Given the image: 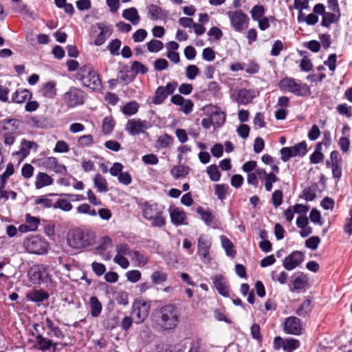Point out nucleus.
Listing matches in <instances>:
<instances>
[{
	"label": "nucleus",
	"mask_w": 352,
	"mask_h": 352,
	"mask_svg": "<svg viewBox=\"0 0 352 352\" xmlns=\"http://www.w3.org/2000/svg\"><path fill=\"white\" fill-rule=\"evenodd\" d=\"M308 284V278L302 272L293 280V288L291 291H301L305 289Z\"/></svg>",
	"instance_id": "nucleus-32"
},
{
	"label": "nucleus",
	"mask_w": 352,
	"mask_h": 352,
	"mask_svg": "<svg viewBox=\"0 0 352 352\" xmlns=\"http://www.w3.org/2000/svg\"><path fill=\"white\" fill-rule=\"evenodd\" d=\"M122 17L129 21L133 25H138L140 22V17L135 8L132 7L125 9L122 12Z\"/></svg>",
	"instance_id": "nucleus-27"
},
{
	"label": "nucleus",
	"mask_w": 352,
	"mask_h": 352,
	"mask_svg": "<svg viewBox=\"0 0 352 352\" xmlns=\"http://www.w3.org/2000/svg\"><path fill=\"white\" fill-rule=\"evenodd\" d=\"M95 241L94 232L86 227L74 228L68 233L67 243L73 249L80 250L90 247Z\"/></svg>",
	"instance_id": "nucleus-2"
},
{
	"label": "nucleus",
	"mask_w": 352,
	"mask_h": 352,
	"mask_svg": "<svg viewBox=\"0 0 352 352\" xmlns=\"http://www.w3.org/2000/svg\"><path fill=\"white\" fill-rule=\"evenodd\" d=\"M148 12L150 19L153 20H164L167 18L168 14V11L155 4L148 6Z\"/></svg>",
	"instance_id": "nucleus-21"
},
{
	"label": "nucleus",
	"mask_w": 352,
	"mask_h": 352,
	"mask_svg": "<svg viewBox=\"0 0 352 352\" xmlns=\"http://www.w3.org/2000/svg\"><path fill=\"white\" fill-rule=\"evenodd\" d=\"M90 314L92 317L99 316L102 312V306L98 298L95 296H91L89 298Z\"/></svg>",
	"instance_id": "nucleus-31"
},
{
	"label": "nucleus",
	"mask_w": 352,
	"mask_h": 352,
	"mask_svg": "<svg viewBox=\"0 0 352 352\" xmlns=\"http://www.w3.org/2000/svg\"><path fill=\"white\" fill-rule=\"evenodd\" d=\"M339 16L337 17L335 14L326 12L322 19L321 25L325 28H329L331 24L338 21Z\"/></svg>",
	"instance_id": "nucleus-44"
},
{
	"label": "nucleus",
	"mask_w": 352,
	"mask_h": 352,
	"mask_svg": "<svg viewBox=\"0 0 352 352\" xmlns=\"http://www.w3.org/2000/svg\"><path fill=\"white\" fill-rule=\"evenodd\" d=\"M115 121L110 117H105L102 121V132L104 135H109L113 130Z\"/></svg>",
	"instance_id": "nucleus-48"
},
{
	"label": "nucleus",
	"mask_w": 352,
	"mask_h": 352,
	"mask_svg": "<svg viewBox=\"0 0 352 352\" xmlns=\"http://www.w3.org/2000/svg\"><path fill=\"white\" fill-rule=\"evenodd\" d=\"M139 107V104L136 101H130L122 107V112L125 116H131L138 113Z\"/></svg>",
	"instance_id": "nucleus-36"
},
{
	"label": "nucleus",
	"mask_w": 352,
	"mask_h": 352,
	"mask_svg": "<svg viewBox=\"0 0 352 352\" xmlns=\"http://www.w3.org/2000/svg\"><path fill=\"white\" fill-rule=\"evenodd\" d=\"M53 178L45 173L39 172L36 176L35 187L36 189L53 184Z\"/></svg>",
	"instance_id": "nucleus-26"
},
{
	"label": "nucleus",
	"mask_w": 352,
	"mask_h": 352,
	"mask_svg": "<svg viewBox=\"0 0 352 352\" xmlns=\"http://www.w3.org/2000/svg\"><path fill=\"white\" fill-rule=\"evenodd\" d=\"M20 121L16 118L5 119L0 122V136L3 138L6 145L11 146L15 142L14 135L17 133Z\"/></svg>",
	"instance_id": "nucleus-6"
},
{
	"label": "nucleus",
	"mask_w": 352,
	"mask_h": 352,
	"mask_svg": "<svg viewBox=\"0 0 352 352\" xmlns=\"http://www.w3.org/2000/svg\"><path fill=\"white\" fill-rule=\"evenodd\" d=\"M205 111L208 116H210L212 120L213 126L215 128H221L226 122V113L221 110L217 105L208 104L205 107Z\"/></svg>",
	"instance_id": "nucleus-14"
},
{
	"label": "nucleus",
	"mask_w": 352,
	"mask_h": 352,
	"mask_svg": "<svg viewBox=\"0 0 352 352\" xmlns=\"http://www.w3.org/2000/svg\"><path fill=\"white\" fill-rule=\"evenodd\" d=\"M229 186L227 184L214 185V193L219 200H224L226 198L227 190Z\"/></svg>",
	"instance_id": "nucleus-50"
},
{
	"label": "nucleus",
	"mask_w": 352,
	"mask_h": 352,
	"mask_svg": "<svg viewBox=\"0 0 352 352\" xmlns=\"http://www.w3.org/2000/svg\"><path fill=\"white\" fill-rule=\"evenodd\" d=\"M146 47L149 52L157 53L163 49L164 44L160 40L152 39L146 43Z\"/></svg>",
	"instance_id": "nucleus-46"
},
{
	"label": "nucleus",
	"mask_w": 352,
	"mask_h": 352,
	"mask_svg": "<svg viewBox=\"0 0 352 352\" xmlns=\"http://www.w3.org/2000/svg\"><path fill=\"white\" fill-rule=\"evenodd\" d=\"M283 193L280 190H276L272 195V200L275 208L280 206L283 203Z\"/></svg>",
	"instance_id": "nucleus-60"
},
{
	"label": "nucleus",
	"mask_w": 352,
	"mask_h": 352,
	"mask_svg": "<svg viewBox=\"0 0 352 352\" xmlns=\"http://www.w3.org/2000/svg\"><path fill=\"white\" fill-rule=\"evenodd\" d=\"M45 323H46V326H47V329L52 333H53V335L56 338L60 339V340H63L65 338V334L63 333V332L60 330V329L58 326H56L54 324V323L50 318H46Z\"/></svg>",
	"instance_id": "nucleus-38"
},
{
	"label": "nucleus",
	"mask_w": 352,
	"mask_h": 352,
	"mask_svg": "<svg viewBox=\"0 0 352 352\" xmlns=\"http://www.w3.org/2000/svg\"><path fill=\"white\" fill-rule=\"evenodd\" d=\"M94 187L99 192H106L109 190L108 183L100 173H97L94 178Z\"/></svg>",
	"instance_id": "nucleus-33"
},
{
	"label": "nucleus",
	"mask_w": 352,
	"mask_h": 352,
	"mask_svg": "<svg viewBox=\"0 0 352 352\" xmlns=\"http://www.w3.org/2000/svg\"><path fill=\"white\" fill-rule=\"evenodd\" d=\"M278 180V178L276 175L273 173H268L267 175L265 177V188L267 192L272 190L273 187V184L276 182Z\"/></svg>",
	"instance_id": "nucleus-55"
},
{
	"label": "nucleus",
	"mask_w": 352,
	"mask_h": 352,
	"mask_svg": "<svg viewBox=\"0 0 352 352\" xmlns=\"http://www.w3.org/2000/svg\"><path fill=\"white\" fill-rule=\"evenodd\" d=\"M336 110L340 115L345 116L347 118L352 117V106H349L346 103L338 105Z\"/></svg>",
	"instance_id": "nucleus-56"
},
{
	"label": "nucleus",
	"mask_w": 352,
	"mask_h": 352,
	"mask_svg": "<svg viewBox=\"0 0 352 352\" xmlns=\"http://www.w3.org/2000/svg\"><path fill=\"white\" fill-rule=\"evenodd\" d=\"M164 207L157 203L145 201L142 204L143 217L151 222L153 227L162 228L166 225V218L163 216Z\"/></svg>",
	"instance_id": "nucleus-4"
},
{
	"label": "nucleus",
	"mask_w": 352,
	"mask_h": 352,
	"mask_svg": "<svg viewBox=\"0 0 352 352\" xmlns=\"http://www.w3.org/2000/svg\"><path fill=\"white\" fill-rule=\"evenodd\" d=\"M23 246L30 253L45 254L47 252L49 243L39 235H31L24 239Z\"/></svg>",
	"instance_id": "nucleus-7"
},
{
	"label": "nucleus",
	"mask_w": 352,
	"mask_h": 352,
	"mask_svg": "<svg viewBox=\"0 0 352 352\" xmlns=\"http://www.w3.org/2000/svg\"><path fill=\"white\" fill-rule=\"evenodd\" d=\"M53 346V341L50 339L45 338L42 334L38 333L35 336V343L34 348L45 352L50 351Z\"/></svg>",
	"instance_id": "nucleus-20"
},
{
	"label": "nucleus",
	"mask_w": 352,
	"mask_h": 352,
	"mask_svg": "<svg viewBox=\"0 0 352 352\" xmlns=\"http://www.w3.org/2000/svg\"><path fill=\"white\" fill-rule=\"evenodd\" d=\"M319 190L318 185L317 183H313L310 186L304 188L302 190V195L300 196L307 201H311L316 197V192Z\"/></svg>",
	"instance_id": "nucleus-29"
},
{
	"label": "nucleus",
	"mask_w": 352,
	"mask_h": 352,
	"mask_svg": "<svg viewBox=\"0 0 352 352\" xmlns=\"http://www.w3.org/2000/svg\"><path fill=\"white\" fill-rule=\"evenodd\" d=\"M212 246L211 239L204 234H201L197 240V254L201 261L206 264L210 263L212 257L210 250Z\"/></svg>",
	"instance_id": "nucleus-12"
},
{
	"label": "nucleus",
	"mask_w": 352,
	"mask_h": 352,
	"mask_svg": "<svg viewBox=\"0 0 352 352\" xmlns=\"http://www.w3.org/2000/svg\"><path fill=\"white\" fill-rule=\"evenodd\" d=\"M166 273L161 271H155L151 275V283L153 285H159L164 283L167 280Z\"/></svg>",
	"instance_id": "nucleus-42"
},
{
	"label": "nucleus",
	"mask_w": 352,
	"mask_h": 352,
	"mask_svg": "<svg viewBox=\"0 0 352 352\" xmlns=\"http://www.w3.org/2000/svg\"><path fill=\"white\" fill-rule=\"evenodd\" d=\"M121 44V41L118 38H115L109 43L107 48L110 52L111 55L118 56L120 54L119 50Z\"/></svg>",
	"instance_id": "nucleus-49"
},
{
	"label": "nucleus",
	"mask_w": 352,
	"mask_h": 352,
	"mask_svg": "<svg viewBox=\"0 0 352 352\" xmlns=\"http://www.w3.org/2000/svg\"><path fill=\"white\" fill-rule=\"evenodd\" d=\"M78 142L83 147L91 146L94 144V138L90 134L84 135L78 138Z\"/></svg>",
	"instance_id": "nucleus-63"
},
{
	"label": "nucleus",
	"mask_w": 352,
	"mask_h": 352,
	"mask_svg": "<svg viewBox=\"0 0 352 352\" xmlns=\"http://www.w3.org/2000/svg\"><path fill=\"white\" fill-rule=\"evenodd\" d=\"M206 172L212 182H218L221 178V173L216 164H212L207 167Z\"/></svg>",
	"instance_id": "nucleus-47"
},
{
	"label": "nucleus",
	"mask_w": 352,
	"mask_h": 352,
	"mask_svg": "<svg viewBox=\"0 0 352 352\" xmlns=\"http://www.w3.org/2000/svg\"><path fill=\"white\" fill-rule=\"evenodd\" d=\"M265 9L262 5H255L250 10L252 19L257 21L264 16Z\"/></svg>",
	"instance_id": "nucleus-43"
},
{
	"label": "nucleus",
	"mask_w": 352,
	"mask_h": 352,
	"mask_svg": "<svg viewBox=\"0 0 352 352\" xmlns=\"http://www.w3.org/2000/svg\"><path fill=\"white\" fill-rule=\"evenodd\" d=\"M307 153V144L305 141H302L292 146L283 147L280 151V159L284 162L296 156L304 157Z\"/></svg>",
	"instance_id": "nucleus-10"
},
{
	"label": "nucleus",
	"mask_w": 352,
	"mask_h": 352,
	"mask_svg": "<svg viewBox=\"0 0 352 352\" xmlns=\"http://www.w3.org/2000/svg\"><path fill=\"white\" fill-rule=\"evenodd\" d=\"M47 265H36L31 268L29 272L30 280L34 284H45L48 285L52 283V278L49 273Z\"/></svg>",
	"instance_id": "nucleus-9"
},
{
	"label": "nucleus",
	"mask_w": 352,
	"mask_h": 352,
	"mask_svg": "<svg viewBox=\"0 0 352 352\" xmlns=\"http://www.w3.org/2000/svg\"><path fill=\"white\" fill-rule=\"evenodd\" d=\"M320 243V237L318 236H313L306 240L305 247L312 250H315L318 248Z\"/></svg>",
	"instance_id": "nucleus-59"
},
{
	"label": "nucleus",
	"mask_w": 352,
	"mask_h": 352,
	"mask_svg": "<svg viewBox=\"0 0 352 352\" xmlns=\"http://www.w3.org/2000/svg\"><path fill=\"white\" fill-rule=\"evenodd\" d=\"M28 300L34 302L36 303H41L44 300L49 298L50 295L47 292L43 289H34L30 292H28L26 295Z\"/></svg>",
	"instance_id": "nucleus-25"
},
{
	"label": "nucleus",
	"mask_w": 352,
	"mask_h": 352,
	"mask_svg": "<svg viewBox=\"0 0 352 352\" xmlns=\"http://www.w3.org/2000/svg\"><path fill=\"white\" fill-rule=\"evenodd\" d=\"M300 346V342L298 340L292 338H285L283 350L285 352H292L298 349Z\"/></svg>",
	"instance_id": "nucleus-40"
},
{
	"label": "nucleus",
	"mask_w": 352,
	"mask_h": 352,
	"mask_svg": "<svg viewBox=\"0 0 352 352\" xmlns=\"http://www.w3.org/2000/svg\"><path fill=\"white\" fill-rule=\"evenodd\" d=\"M196 212L200 216L201 220L206 226H212L213 228H216V226H214L215 223V217L210 210L208 209L205 210L203 207L199 206L196 209Z\"/></svg>",
	"instance_id": "nucleus-22"
},
{
	"label": "nucleus",
	"mask_w": 352,
	"mask_h": 352,
	"mask_svg": "<svg viewBox=\"0 0 352 352\" xmlns=\"http://www.w3.org/2000/svg\"><path fill=\"white\" fill-rule=\"evenodd\" d=\"M32 97V93L27 89L16 90L12 95L10 102L21 104Z\"/></svg>",
	"instance_id": "nucleus-23"
},
{
	"label": "nucleus",
	"mask_w": 352,
	"mask_h": 352,
	"mask_svg": "<svg viewBox=\"0 0 352 352\" xmlns=\"http://www.w3.org/2000/svg\"><path fill=\"white\" fill-rule=\"evenodd\" d=\"M72 208V204L66 199H58L54 204V209H60L64 212H69Z\"/></svg>",
	"instance_id": "nucleus-45"
},
{
	"label": "nucleus",
	"mask_w": 352,
	"mask_h": 352,
	"mask_svg": "<svg viewBox=\"0 0 352 352\" xmlns=\"http://www.w3.org/2000/svg\"><path fill=\"white\" fill-rule=\"evenodd\" d=\"M253 98L251 91L244 88L238 91L236 101L239 104L246 105L252 102Z\"/></svg>",
	"instance_id": "nucleus-28"
},
{
	"label": "nucleus",
	"mask_w": 352,
	"mask_h": 352,
	"mask_svg": "<svg viewBox=\"0 0 352 352\" xmlns=\"http://www.w3.org/2000/svg\"><path fill=\"white\" fill-rule=\"evenodd\" d=\"M131 69L135 74V76L138 74H145L148 70L147 67L139 61H134L131 65Z\"/></svg>",
	"instance_id": "nucleus-57"
},
{
	"label": "nucleus",
	"mask_w": 352,
	"mask_h": 352,
	"mask_svg": "<svg viewBox=\"0 0 352 352\" xmlns=\"http://www.w3.org/2000/svg\"><path fill=\"white\" fill-rule=\"evenodd\" d=\"M32 122L36 127L41 129H49L52 127V124L50 122L47 118L40 116V117H33L32 118Z\"/></svg>",
	"instance_id": "nucleus-41"
},
{
	"label": "nucleus",
	"mask_w": 352,
	"mask_h": 352,
	"mask_svg": "<svg viewBox=\"0 0 352 352\" xmlns=\"http://www.w3.org/2000/svg\"><path fill=\"white\" fill-rule=\"evenodd\" d=\"M35 205H42L44 208H54L52 200L47 198V195H42L36 197L34 200Z\"/></svg>",
	"instance_id": "nucleus-51"
},
{
	"label": "nucleus",
	"mask_w": 352,
	"mask_h": 352,
	"mask_svg": "<svg viewBox=\"0 0 352 352\" xmlns=\"http://www.w3.org/2000/svg\"><path fill=\"white\" fill-rule=\"evenodd\" d=\"M278 86L282 91L290 92L297 96L307 97L311 94L310 87L307 84L297 83L292 78L285 77L281 79Z\"/></svg>",
	"instance_id": "nucleus-5"
},
{
	"label": "nucleus",
	"mask_w": 352,
	"mask_h": 352,
	"mask_svg": "<svg viewBox=\"0 0 352 352\" xmlns=\"http://www.w3.org/2000/svg\"><path fill=\"white\" fill-rule=\"evenodd\" d=\"M311 311V301L309 299L304 300L300 307L296 310V314L300 316L305 318L309 316Z\"/></svg>",
	"instance_id": "nucleus-37"
},
{
	"label": "nucleus",
	"mask_w": 352,
	"mask_h": 352,
	"mask_svg": "<svg viewBox=\"0 0 352 352\" xmlns=\"http://www.w3.org/2000/svg\"><path fill=\"white\" fill-rule=\"evenodd\" d=\"M130 257L135 261L138 265L144 266L148 262V257L143 253L138 250H132Z\"/></svg>",
	"instance_id": "nucleus-39"
},
{
	"label": "nucleus",
	"mask_w": 352,
	"mask_h": 352,
	"mask_svg": "<svg viewBox=\"0 0 352 352\" xmlns=\"http://www.w3.org/2000/svg\"><path fill=\"white\" fill-rule=\"evenodd\" d=\"M170 217L171 222L176 226L186 224L185 221L186 219V213L178 208H174L170 210Z\"/></svg>",
	"instance_id": "nucleus-24"
},
{
	"label": "nucleus",
	"mask_w": 352,
	"mask_h": 352,
	"mask_svg": "<svg viewBox=\"0 0 352 352\" xmlns=\"http://www.w3.org/2000/svg\"><path fill=\"white\" fill-rule=\"evenodd\" d=\"M221 242L223 248L225 250L227 256L234 258L236 255V251L234 250V245L232 241L226 236H221Z\"/></svg>",
	"instance_id": "nucleus-35"
},
{
	"label": "nucleus",
	"mask_w": 352,
	"mask_h": 352,
	"mask_svg": "<svg viewBox=\"0 0 352 352\" xmlns=\"http://www.w3.org/2000/svg\"><path fill=\"white\" fill-rule=\"evenodd\" d=\"M179 311L174 304H166L155 309L151 315L153 327L160 331L174 329L179 322Z\"/></svg>",
	"instance_id": "nucleus-1"
},
{
	"label": "nucleus",
	"mask_w": 352,
	"mask_h": 352,
	"mask_svg": "<svg viewBox=\"0 0 352 352\" xmlns=\"http://www.w3.org/2000/svg\"><path fill=\"white\" fill-rule=\"evenodd\" d=\"M97 28L100 31L94 40V44L97 46L102 45L106 41V36L103 25L102 23H96Z\"/></svg>",
	"instance_id": "nucleus-53"
},
{
	"label": "nucleus",
	"mask_w": 352,
	"mask_h": 352,
	"mask_svg": "<svg viewBox=\"0 0 352 352\" xmlns=\"http://www.w3.org/2000/svg\"><path fill=\"white\" fill-rule=\"evenodd\" d=\"M76 78L83 87H88L94 91L100 92L102 89V84L98 73L90 64L80 67Z\"/></svg>",
	"instance_id": "nucleus-3"
},
{
	"label": "nucleus",
	"mask_w": 352,
	"mask_h": 352,
	"mask_svg": "<svg viewBox=\"0 0 352 352\" xmlns=\"http://www.w3.org/2000/svg\"><path fill=\"white\" fill-rule=\"evenodd\" d=\"M228 16L229 17L230 25L232 28L239 32H241L249 22V18L248 15L244 13L241 10H239L234 12H228Z\"/></svg>",
	"instance_id": "nucleus-13"
},
{
	"label": "nucleus",
	"mask_w": 352,
	"mask_h": 352,
	"mask_svg": "<svg viewBox=\"0 0 352 352\" xmlns=\"http://www.w3.org/2000/svg\"><path fill=\"white\" fill-rule=\"evenodd\" d=\"M148 127V122L146 120L130 119L127 121L125 129L131 135L135 136L144 133V129H146Z\"/></svg>",
	"instance_id": "nucleus-17"
},
{
	"label": "nucleus",
	"mask_w": 352,
	"mask_h": 352,
	"mask_svg": "<svg viewBox=\"0 0 352 352\" xmlns=\"http://www.w3.org/2000/svg\"><path fill=\"white\" fill-rule=\"evenodd\" d=\"M116 300L118 304L126 306L129 304V296L127 292L120 291L116 296Z\"/></svg>",
	"instance_id": "nucleus-64"
},
{
	"label": "nucleus",
	"mask_w": 352,
	"mask_h": 352,
	"mask_svg": "<svg viewBox=\"0 0 352 352\" xmlns=\"http://www.w3.org/2000/svg\"><path fill=\"white\" fill-rule=\"evenodd\" d=\"M213 285L218 293L223 297H229V283L226 276L216 274L211 278Z\"/></svg>",
	"instance_id": "nucleus-18"
},
{
	"label": "nucleus",
	"mask_w": 352,
	"mask_h": 352,
	"mask_svg": "<svg viewBox=\"0 0 352 352\" xmlns=\"http://www.w3.org/2000/svg\"><path fill=\"white\" fill-rule=\"evenodd\" d=\"M86 93L76 87H71L63 94V99L69 108H74L84 104L86 99Z\"/></svg>",
	"instance_id": "nucleus-8"
},
{
	"label": "nucleus",
	"mask_w": 352,
	"mask_h": 352,
	"mask_svg": "<svg viewBox=\"0 0 352 352\" xmlns=\"http://www.w3.org/2000/svg\"><path fill=\"white\" fill-rule=\"evenodd\" d=\"M305 260L304 253L293 251L283 261V266L286 270L292 271L299 266Z\"/></svg>",
	"instance_id": "nucleus-15"
},
{
	"label": "nucleus",
	"mask_w": 352,
	"mask_h": 352,
	"mask_svg": "<svg viewBox=\"0 0 352 352\" xmlns=\"http://www.w3.org/2000/svg\"><path fill=\"white\" fill-rule=\"evenodd\" d=\"M126 276L127 280L135 283L139 281L141 278V272L137 270H130L126 272Z\"/></svg>",
	"instance_id": "nucleus-61"
},
{
	"label": "nucleus",
	"mask_w": 352,
	"mask_h": 352,
	"mask_svg": "<svg viewBox=\"0 0 352 352\" xmlns=\"http://www.w3.org/2000/svg\"><path fill=\"white\" fill-rule=\"evenodd\" d=\"M133 307V314L138 319L136 322L140 323L143 322L148 314L150 309L149 305L142 300H135Z\"/></svg>",
	"instance_id": "nucleus-19"
},
{
	"label": "nucleus",
	"mask_w": 352,
	"mask_h": 352,
	"mask_svg": "<svg viewBox=\"0 0 352 352\" xmlns=\"http://www.w3.org/2000/svg\"><path fill=\"white\" fill-rule=\"evenodd\" d=\"M173 140L174 139L171 135L165 133L160 136L157 142L162 148H166L173 144Z\"/></svg>",
	"instance_id": "nucleus-54"
},
{
	"label": "nucleus",
	"mask_w": 352,
	"mask_h": 352,
	"mask_svg": "<svg viewBox=\"0 0 352 352\" xmlns=\"http://www.w3.org/2000/svg\"><path fill=\"white\" fill-rule=\"evenodd\" d=\"M177 86L178 82L175 80L168 82L166 86H159L155 91V95L151 98L152 103L155 105L162 104L169 95L175 92Z\"/></svg>",
	"instance_id": "nucleus-11"
},
{
	"label": "nucleus",
	"mask_w": 352,
	"mask_h": 352,
	"mask_svg": "<svg viewBox=\"0 0 352 352\" xmlns=\"http://www.w3.org/2000/svg\"><path fill=\"white\" fill-rule=\"evenodd\" d=\"M199 69L195 65H190L186 67V77L189 80H194L199 74Z\"/></svg>",
	"instance_id": "nucleus-62"
},
{
	"label": "nucleus",
	"mask_w": 352,
	"mask_h": 352,
	"mask_svg": "<svg viewBox=\"0 0 352 352\" xmlns=\"http://www.w3.org/2000/svg\"><path fill=\"white\" fill-rule=\"evenodd\" d=\"M189 172L190 168L184 165L175 166L170 170V174L175 179L185 177Z\"/></svg>",
	"instance_id": "nucleus-34"
},
{
	"label": "nucleus",
	"mask_w": 352,
	"mask_h": 352,
	"mask_svg": "<svg viewBox=\"0 0 352 352\" xmlns=\"http://www.w3.org/2000/svg\"><path fill=\"white\" fill-rule=\"evenodd\" d=\"M208 91L212 93L213 96L216 98L221 97V87L216 81H211L208 83Z\"/></svg>",
	"instance_id": "nucleus-58"
},
{
	"label": "nucleus",
	"mask_w": 352,
	"mask_h": 352,
	"mask_svg": "<svg viewBox=\"0 0 352 352\" xmlns=\"http://www.w3.org/2000/svg\"><path fill=\"white\" fill-rule=\"evenodd\" d=\"M302 325L300 318L296 316L286 318L284 322L283 331L287 334L300 336L302 333Z\"/></svg>",
	"instance_id": "nucleus-16"
},
{
	"label": "nucleus",
	"mask_w": 352,
	"mask_h": 352,
	"mask_svg": "<svg viewBox=\"0 0 352 352\" xmlns=\"http://www.w3.org/2000/svg\"><path fill=\"white\" fill-rule=\"evenodd\" d=\"M42 94L45 98L53 99L56 96V82L49 81L43 85Z\"/></svg>",
	"instance_id": "nucleus-30"
},
{
	"label": "nucleus",
	"mask_w": 352,
	"mask_h": 352,
	"mask_svg": "<svg viewBox=\"0 0 352 352\" xmlns=\"http://www.w3.org/2000/svg\"><path fill=\"white\" fill-rule=\"evenodd\" d=\"M21 146L19 153L23 155V157H27L30 154V150L32 148L33 145L36 144L34 142L28 141L25 139L21 140Z\"/></svg>",
	"instance_id": "nucleus-52"
}]
</instances>
